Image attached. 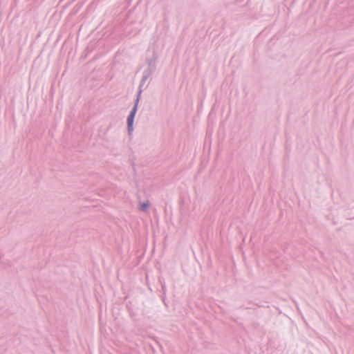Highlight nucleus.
Segmentation results:
<instances>
[{
    "label": "nucleus",
    "mask_w": 354,
    "mask_h": 354,
    "mask_svg": "<svg viewBox=\"0 0 354 354\" xmlns=\"http://www.w3.org/2000/svg\"><path fill=\"white\" fill-rule=\"evenodd\" d=\"M136 111V106H134V108L131 111V113L129 114V115L128 117L127 123H128V127H129V130L132 129V126H133V119H134V115H135Z\"/></svg>",
    "instance_id": "f257e3e1"
},
{
    "label": "nucleus",
    "mask_w": 354,
    "mask_h": 354,
    "mask_svg": "<svg viewBox=\"0 0 354 354\" xmlns=\"http://www.w3.org/2000/svg\"><path fill=\"white\" fill-rule=\"evenodd\" d=\"M149 206V203L148 202L142 203L140 205V209L142 211H146Z\"/></svg>",
    "instance_id": "f03ea898"
}]
</instances>
